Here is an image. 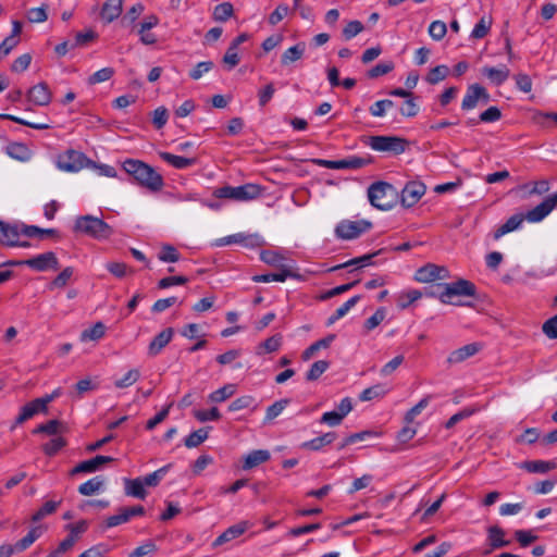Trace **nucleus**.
Returning <instances> with one entry per match:
<instances>
[{"mask_svg":"<svg viewBox=\"0 0 557 557\" xmlns=\"http://www.w3.org/2000/svg\"><path fill=\"white\" fill-rule=\"evenodd\" d=\"M123 169L138 185L151 191H159L164 185L162 175L140 160L127 159L123 162Z\"/></svg>","mask_w":557,"mask_h":557,"instance_id":"1","label":"nucleus"},{"mask_svg":"<svg viewBox=\"0 0 557 557\" xmlns=\"http://www.w3.org/2000/svg\"><path fill=\"white\" fill-rule=\"evenodd\" d=\"M74 231L98 240L107 239L113 234V228L108 223L89 214L75 220Z\"/></svg>","mask_w":557,"mask_h":557,"instance_id":"2","label":"nucleus"},{"mask_svg":"<svg viewBox=\"0 0 557 557\" xmlns=\"http://www.w3.org/2000/svg\"><path fill=\"white\" fill-rule=\"evenodd\" d=\"M396 197V188L386 182H375L368 188L370 203L380 210L392 209L395 205Z\"/></svg>","mask_w":557,"mask_h":557,"instance_id":"3","label":"nucleus"},{"mask_svg":"<svg viewBox=\"0 0 557 557\" xmlns=\"http://www.w3.org/2000/svg\"><path fill=\"white\" fill-rule=\"evenodd\" d=\"M363 143L375 151L388 152L396 156L405 152L409 144L405 138L385 135L366 137Z\"/></svg>","mask_w":557,"mask_h":557,"instance_id":"4","label":"nucleus"},{"mask_svg":"<svg viewBox=\"0 0 557 557\" xmlns=\"http://www.w3.org/2000/svg\"><path fill=\"white\" fill-rule=\"evenodd\" d=\"M261 187L257 184H245L240 186H224L214 190L216 198L247 201L258 198L261 195Z\"/></svg>","mask_w":557,"mask_h":557,"instance_id":"5","label":"nucleus"},{"mask_svg":"<svg viewBox=\"0 0 557 557\" xmlns=\"http://www.w3.org/2000/svg\"><path fill=\"white\" fill-rule=\"evenodd\" d=\"M371 227L372 223L367 220H344L337 224L335 234L338 238L349 240L359 237L362 233L369 231Z\"/></svg>","mask_w":557,"mask_h":557,"instance_id":"6","label":"nucleus"},{"mask_svg":"<svg viewBox=\"0 0 557 557\" xmlns=\"http://www.w3.org/2000/svg\"><path fill=\"white\" fill-rule=\"evenodd\" d=\"M450 274L446 267L431 262L420 267L414 273V280L420 283H433L447 280Z\"/></svg>","mask_w":557,"mask_h":557,"instance_id":"7","label":"nucleus"},{"mask_svg":"<svg viewBox=\"0 0 557 557\" xmlns=\"http://www.w3.org/2000/svg\"><path fill=\"white\" fill-rule=\"evenodd\" d=\"M53 397L54 394L45 395L24 405L20 414L15 419L14 425L24 423L25 421L32 419L35 414L47 412V406L53 399Z\"/></svg>","mask_w":557,"mask_h":557,"instance_id":"8","label":"nucleus"},{"mask_svg":"<svg viewBox=\"0 0 557 557\" xmlns=\"http://www.w3.org/2000/svg\"><path fill=\"white\" fill-rule=\"evenodd\" d=\"M443 288L445 292L442 294V296L449 299V304H453L451 299L456 296L476 297L475 285L465 278H459L453 283H445Z\"/></svg>","mask_w":557,"mask_h":557,"instance_id":"9","label":"nucleus"},{"mask_svg":"<svg viewBox=\"0 0 557 557\" xmlns=\"http://www.w3.org/2000/svg\"><path fill=\"white\" fill-rule=\"evenodd\" d=\"M506 532L498 524L490 525L486 528V544L488 548L483 552L486 556L495 549H499L510 545V541L505 539Z\"/></svg>","mask_w":557,"mask_h":557,"instance_id":"10","label":"nucleus"},{"mask_svg":"<svg viewBox=\"0 0 557 557\" xmlns=\"http://www.w3.org/2000/svg\"><path fill=\"white\" fill-rule=\"evenodd\" d=\"M426 187L422 182H408L401 190V205L405 208L414 206L425 194Z\"/></svg>","mask_w":557,"mask_h":557,"instance_id":"11","label":"nucleus"},{"mask_svg":"<svg viewBox=\"0 0 557 557\" xmlns=\"http://www.w3.org/2000/svg\"><path fill=\"white\" fill-rule=\"evenodd\" d=\"M557 206V193L546 197L540 205L524 214L525 220L529 222H540L546 218L553 209Z\"/></svg>","mask_w":557,"mask_h":557,"instance_id":"12","label":"nucleus"},{"mask_svg":"<svg viewBox=\"0 0 557 557\" xmlns=\"http://www.w3.org/2000/svg\"><path fill=\"white\" fill-rule=\"evenodd\" d=\"M230 244H240V245H244L245 247L253 248V247L262 246L263 239L258 234L237 233L234 235H230V236L220 238L215 243L216 246H225V245H230Z\"/></svg>","mask_w":557,"mask_h":557,"instance_id":"13","label":"nucleus"},{"mask_svg":"<svg viewBox=\"0 0 557 557\" xmlns=\"http://www.w3.org/2000/svg\"><path fill=\"white\" fill-rule=\"evenodd\" d=\"M114 459L109 456L98 455L91 459L85 460L76 465L72 469V475L77 473H91L101 468V466L112 462Z\"/></svg>","mask_w":557,"mask_h":557,"instance_id":"14","label":"nucleus"},{"mask_svg":"<svg viewBox=\"0 0 557 557\" xmlns=\"http://www.w3.org/2000/svg\"><path fill=\"white\" fill-rule=\"evenodd\" d=\"M248 529V522L247 521H242L237 524H234L230 528H227L221 535H219L212 543V547H219V546H222L237 537H239L240 535H243L246 530Z\"/></svg>","mask_w":557,"mask_h":557,"instance_id":"15","label":"nucleus"},{"mask_svg":"<svg viewBox=\"0 0 557 557\" xmlns=\"http://www.w3.org/2000/svg\"><path fill=\"white\" fill-rule=\"evenodd\" d=\"M27 98L35 106L45 107L51 101V92L46 83H39L28 90Z\"/></svg>","mask_w":557,"mask_h":557,"instance_id":"16","label":"nucleus"},{"mask_svg":"<svg viewBox=\"0 0 557 557\" xmlns=\"http://www.w3.org/2000/svg\"><path fill=\"white\" fill-rule=\"evenodd\" d=\"M159 24V17L154 14L148 15L145 17L144 22L140 23L138 28V35L141 44L144 45H154L157 42V37L154 34L149 33L151 28Z\"/></svg>","mask_w":557,"mask_h":557,"instance_id":"17","label":"nucleus"},{"mask_svg":"<svg viewBox=\"0 0 557 557\" xmlns=\"http://www.w3.org/2000/svg\"><path fill=\"white\" fill-rule=\"evenodd\" d=\"M300 278V275L293 271L292 268L287 265H281L278 273H269V274H259L252 276V281L257 283H268V282H285L286 278Z\"/></svg>","mask_w":557,"mask_h":557,"instance_id":"18","label":"nucleus"},{"mask_svg":"<svg viewBox=\"0 0 557 557\" xmlns=\"http://www.w3.org/2000/svg\"><path fill=\"white\" fill-rule=\"evenodd\" d=\"M24 264L36 271H46L50 268H55L57 258L53 252H45L34 258L23 261Z\"/></svg>","mask_w":557,"mask_h":557,"instance_id":"19","label":"nucleus"},{"mask_svg":"<svg viewBox=\"0 0 557 557\" xmlns=\"http://www.w3.org/2000/svg\"><path fill=\"white\" fill-rule=\"evenodd\" d=\"M482 349V345L480 343H470L467 344L454 351L447 358L449 363H459L468 358L476 355Z\"/></svg>","mask_w":557,"mask_h":557,"instance_id":"20","label":"nucleus"},{"mask_svg":"<svg viewBox=\"0 0 557 557\" xmlns=\"http://www.w3.org/2000/svg\"><path fill=\"white\" fill-rule=\"evenodd\" d=\"M123 0H107L100 11L101 20L109 24L116 20L122 13Z\"/></svg>","mask_w":557,"mask_h":557,"instance_id":"21","label":"nucleus"},{"mask_svg":"<svg viewBox=\"0 0 557 557\" xmlns=\"http://www.w3.org/2000/svg\"><path fill=\"white\" fill-rule=\"evenodd\" d=\"M481 73L486 76L492 84L500 86L508 79L510 70L506 65H502L500 67L484 66Z\"/></svg>","mask_w":557,"mask_h":557,"instance_id":"22","label":"nucleus"},{"mask_svg":"<svg viewBox=\"0 0 557 557\" xmlns=\"http://www.w3.org/2000/svg\"><path fill=\"white\" fill-rule=\"evenodd\" d=\"M173 334L174 330L172 327H166L156 335L149 344V354L153 356L158 355L170 343Z\"/></svg>","mask_w":557,"mask_h":557,"instance_id":"23","label":"nucleus"},{"mask_svg":"<svg viewBox=\"0 0 557 557\" xmlns=\"http://www.w3.org/2000/svg\"><path fill=\"white\" fill-rule=\"evenodd\" d=\"M524 220L525 218L523 213L511 215L504 224L496 228L493 235L494 239L497 240L507 233L518 230Z\"/></svg>","mask_w":557,"mask_h":557,"instance_id":"24","label":"nucleus"},{"mask_svg":"<svg viewBox=\"0 0 557 557\" xmlns=\"http://www.w3.org/2000/svg\"><path fill=\"white\" fill-rule=\"evenodd\" d=\"M20 237V227L17 225L7 224L0 221V244L12 245L17 244Z\"/></svg>","mask_w":557,"mask_h":557,"instance_id":"25","label":"nucleus"},{"mask_svg":"<svg viewBox=\"0 0 557 557\" xmlns=\"http://www.w3.org/2000/svg\"><path fill=\"white\" fill-rule=\"evenodd\" d=\"M42 534V527L37 525L29 530V532L15 544L11 545L13 554L15 552H23L28 548L40 535Z\"/></svg>","mask_w":557,"mask_h":557,"instance_id":"26","label":"nucleus"},{"mask_svg":"<svg viewBox=\"0 0 557 557\" xmlns=\"http://www.w3.org/2000/svg\"><path fill=\"white\" fill-rule=\"evenodd\" d=\"M125 494L139 499H145L147 492L141 478L124 479Z\"/></svg>","mask_w":557,"mask_h":557,"instance_id":"27","label":"nucleus"},{"mask_svg":"<svg viewBox=\"0 0 557 557\" xmlns=\"http://www.w3.org/2000/svg\"><path fill=\"white\" fill-rule=\"evenodd\" d=\"M270 459V453L265 449H257L250 451L244 459L243 468L245 470L252 469Z\"/></svg>","mask_w":557,"mask_h":557,"instance_id":"28","label":"nucleus"},{"mask_svg":"<svg viewBox=\"0 0 557 557\" xmlns=\"http://www.w3.org/2000/svg\"><path fill=\"white\" fill-rule=\"evenodd\" d=\"M160 158L175 169H186L196 163L195 158H185L170 152H160Z\"/></svg>","mask_w":557,"mask_h":557,"instance_id":"29","label":"nucleus"},{"mask_svg":"<svg viewBox=\"0 0 557 557\" xmlns=\"http://www.w3.org/2000/svg\"><path fill=\"white\" fill-rule=\"evenodd\" d=\"M104 478L97 475L78 486V492L84 496H91L103 488Z\"/></svg>","mask_w":557,"mask_h":557,"instance_id":"30","label":"nucleus"},{"mask_svg":"<svg viewBox=\"0 0 557 557\" xmlns=\"http://www.w3.org/2000/svg\"><path fill=\"white\" fill-rule=\"evenodd\" d=\"M380 436H381V433L377 432V431H373V430H366V431L352 433V434H350V435H348L347 437L344 438V441L339 444L337 449L342 450L346 446L352 445V444H355L357 442L366 441V440L371 438V437H380Z\"/></svg>","mask_w":557,"mask_h":557,"instance_id":"31","label":"nucleus"},{"mask_svg":"<svg viewBox=\"0 0 557 557\" xmlns=\"http://www.w3.org/2000/svg\"><path fill=\"white\" fill-rule=\"evenodd\" d=\"M336 437L337 435L335 432H327L321 436L305 442L302 447L310 450H320L322 447L332 444Z\"/></svg>","mask_w":557,"mask_h":557,"instance_id":"32","label":"nucleus"},{"mask_svg":"<svg viewBox=\"0 0 557 557\" xmlns=\"http://www.w3.org/2000/svg\"><path fill=\"white\" fill-rule=\"evenodd\" d=\"M520 467L531 473H546L554 470L556 463L553 461L532 460L522 462Z\"/></svg>","mask_w":557,"mask_h":557,"instance_id":"33","label":"nucleus"},{"mask_svg":"<svg viewBox=\"0 0 557 557\" xmlns=\"http://www.w3.org/2000/svg\"><path fill=\"white\" fill-rule=\"evenodd\" d=\"M55 233L57 232L53 228H40L35 225H22L20 227V235H24L26 237H38L40 239L52 236Z\"/></svg>","mask_w":557,"mask_h":557,"instance_id":"34","label":"nucleus"},{"mask_svg":"<svg viewBox=\"0 0 557 557\" xmlns=\"http://www.w3.org/2000/svg\"><path fill=\"white\" fill-rule=\"evenodd\" d=\"M480 102L479 91H478V84L469 85L467 88V92L462 99L461 102V109L462 110H472L474 109L478 103Z\"/></svg>","mask_w":557,"mask_h":557,"instance_id":"35","label":"nucleus"},{"mask_svg":"<svg viewBox=\"0 0 557 557\" xmlns=\"http://www.w3.org/2000/svg\"><path fill=\"white\" fill-rule=\"evenodd\" d=\"M423 293L419 289H409L400 293L397 298V306L400 309H407L414 301L419 300Z\"/></svg>","mask_w":557,"mask_h":557,"instance_id":"36","label":"nucleus"},{"mask_svg":"<svg viewBox=\"0 0 557 557\" xmlns=\"http://www.w3.org/2000/svg\"><path fill=\"white\" fill-rule=\"evenodd\" d=\"M334 338H335V335L331 334L324 338H321V339L314 342L302 352V359L304 360L311 359L320 349L327 348L331 345V343L334 341Z\"/></svg>","mask_w":557,"mask_h":557,"instance_id":"37","label":"nucleus"},{"mask_svg":"<svg viewBox=\"0 0 557 557\" xmlns=\"http://www.w3.org/2000/svg\"><path fill=\"white\" fill-rule=\"evenodd\" d=\"M305 52V44L299 42L290 48H288L281 58V63L283 65H288L299 59L304 55Z\"/></svg>","mask_w":557,"mask_h":557,"instance_id":"38","label":"nucleus"},{"mask_svg":"<svg viewBox=\"0 0 557 557\" xmlns=\"http://www.w3.org/2000/svg\"><path fill=\"white\" fill-rule=\"evenodd\" d=\"M382 250H377L373 253H368V255H363L361 257H358V258H355V259H351L345 263H342V264H338V265H335L331 269V271H336V270H339V269H344V268H348L350 265H358L360 268H363V267H367V265H370L371 264V260L376 257L377 255L381 253Z\"/></svg>","mask_w":557,"mask_h":557,"instance_id":"39","label":"nucleus"},{"mask_svg":"<svg viewBox=\"0 0 557 557\" xmlns=\"http://www.w3.org/2000/svg\"><path fill=\"white\" fill-rule=\"evenodd\" d=\"M106 333V325L102 322H97L92 326L84 330L81 334L82 342L98 341L103 337Z\"/></svg>","mask_w":557,"mask_h":557,"instance_id":"40","label":"nucleus"},{"mask_svg":"<svg viewBox=\"0 0 557 557\" xmlns=\"http://www.w3.org/2000/svg\"><path fill=\"white\" fill-rule=\"evenodd\" d=\"M209 428H202L197 431L191 432L187 437L184 440V445L187 448H194L199 446L201 443H203L209 435Z\"/></svg>","mask_w":557,"mask_h":557,"instance_id":"41","label":"nucleus"},{"mask_svg":"<svg viewBox=\"0 0 557 557\" xmlns=\"http://www.w3.org/2000/svg\"><path fill=\"white\" fill-rule=\"evenodd\" d=\"M96 163L87 158L83 152L72 149V172H77L85 168H94Z\"/></svg>","mask_w":557,"mask_h":557,"instance_id":"42","label":"nucleus"},{"mask_svg":"<svg viewBox=\"0 0 557 557\" xmlns=\"http://www.w3.org/2000/svg\"><path fill=\"white\" fill-rule=\"evenodd\" d=\"M448 74L449 67L447 65H437L429 71L428 75L425 76V81L431 85H435L444 81Z\"/></svg>","mask_w":557,"mask_h":557,"instance_id":"43","label":"nucleus"},{"mask_svg":"<svg viewBox=\"0 0 557 557\" xmlns=\"http://www.w3.org/2000/svg\"><path fill=\"white\" fill-rule=\"evenodd\" d=\"M234 14L233 4L230 2H223L218 4L213 11V18L218 22H226Z\"/></svg>","mask_w":557,"mask_h":557,"instance_id":"44","label":"nucleus"},{"mask_svg":"<svg viewBox=\"0 0 557 557\" xmlns=\"http://www.w3.org/2000/svg\"><path fill=\"white\" fill-rule=\"evenodd\" d=\"M61 502L48 500L46 502L34 515L32 516V522H38L46 516L53 513Z\"/></svg>","mask_w":557,"mask_h":557,"instance_id":"45","label":"nucleus"},{"mask_svg":"<svg viewBox=\"0 0 557 557\" xmlns=\"http://www.w3.org/2000/svg\"><path fill=\"white\" fill-rule=\"evenodd\" d=\"M386 393L387 391L383 388V385H371L360 394L359 398L361 401H370L382 398Z\"/></svg>","mask_w":557,"mask_h":557,"instance_id":"46","label":"nucleus"},{"mask_svg":"<svg viewBox=\"0 0 557 557\" xmlns=\"http://www.w3.org/2000/svg\"><path fill=\"white\" fill-rule=\"evenodd\" d=\"M429 401H430V398L424 397L418 404H416L412 408H410L404 417V422L407 424H412L414 421V418L417 416H419L428 407Z\"/></svg>","mask_w":557,"mask_h":557,"instance_id":"47","label":"nucleus"},{"mask_svg":"<svg viewBox=\"0 0 557 557\" xmlns=\"http://www.w3.org/2000/svg\"><path fill=\"white\" fill-rule=\"evenodd\" d=\"M330 363L325 360H319L311 364L310 369L306 374L307 381L318 380L329 368Z\"/></svg>","mask_w":557,"mask_h":557,"instance_id":"48","label":"nucleus"},{"mask_svg":"<svg viewBox=\"0 0 557 557\" xmlns=\"http://www.w3.org/2000/svg\"><path fill=\"white\" fill-rule=\"evenodd\" d=\"M491 26H492V20L491 18H486L485 16H483L474 26L472 33H471V38L473 39H481V38H484L490 29H491Z\"/></svg>","mask_w":557,"mask_h":557,"instance_id":"49","label":"nucleus"},{"mask_svg":"<svg viewBox=\"0 0 557 557\" xmlns=\"http://www.w3.org/2000/svg\"><path fill=\"white\" fill-rule=\"evenodd\" d=\"M180 257V252L172 245H163L160 252L158 253V258L162 262H177Z\"/></svg>","mask_w":557,"mask_h":557,"instance_id":"50","label":"nucleus"},{"mask_svg":"<svg viewBox=\"0 0 557 557\" xmlns=\"http://www.w3.org/2000/svg\"><path fill=\"white\" fill-rule=\"evenodd\" d=\"M386 310L385 308H379L370 318H368L364 322L363 327L367 332L374 330L380 323L385 319Z\"/></svg>","mask_w":557,"mask_h":557,"instance_id":"51","label":"nucleus"},{"mask_svg":"<svg viewBox=\"0 0 557 557\" xmlns=\"http://www.w3.org/2000/svg\"><path fill=\"white\" fill-rule=\"evenodd\" d=\"M394 70V63L392 61L379 63L367 72L369 78H377L386 75Z\"/></svg>","mask_w":557,"mask_h":557,"instance_id":"52","label":"nucleus"},{"mask_svg":"<svg viewBox=\"0 0 557 557\" xmlns=\"http://www.w3.org/2000/svg\"><path fill=\"white\" fill-rule=\"evenodd\" d=\"M66 445V440L63 437H55L50 440L42 446V451L47 456H54L61 448Z\"/></svg>","mask_w":557,"mask_h":557,"instance_id":"53","label":"nucleus"},{"mask_svg":"<svg viewBox=\"0 0 557 557\" xmlns=\"http://www.w3.org/2000/svg\"><path fill=\"white\" fill-rule=\"evenodd\" d=\"M363 29H364L363 24L360 21L355 20V21H350L347 23V25L344 27L342 34L346 40H350L358 34H360Z\"/></svg>","mask_w":557,"mask_h":557,"instance_id":"54","label":"nucleus"},{"mask_svg":"<svg viewBox=\"0 0 557 557\" xmlns=\"http://www.w3.org/2000/svg\"><path fill=\"white\" fill-rule=\"evenodd\" d=\"M260 259L269 265L277 267L281 269V265H283L281 261L284 260V257L274 250H262L260 253Z\"/></svg>","mask_w":557,"mask_h":557,"instance_id":"55","label":"nucleus"},{"mask_svg":"<svg viewBox=\"0 0 557 557\" xmlns=\"http://www.w3.org/2000/svg\"><path fill=\"white\" fill-rule=\"evenodd\" d=\"M359 283V281H354V282H350V283H347V284H343V285H339V286H336L327 292H325L324 294H322L320 296V299L321 300H327V299H331L337 295H341L343 293H346L348 290H350L352 287H355L357 284Z\"/></svg>","mask_w":557,"mask_h":557,"instance_id":"56","label":"nucleus"},{"mask_svg":"<svg viewBox=\"0 0 557 557\" xmlns=\"http://www.w3.org/2000/svg\"><path fill=\"white\" fill-rule=\"evenodd\" d=\"M60 422L55 419L49 420L47 423L39 424L37 428L33 430L34 434H47V435H55L59 432Z\"/></svg>","mask_w":557,"mask_h":557,"instance_id":"57","label":"nucleus"},{"mask_svg":"<svg viewBox=\"0 0 557 557\" xmlns=\"http://www.w3.org/2000/svg\"><path fill=\"white\" fill-rule=\"evenodd\" d=\"M233 385H223L221 388L214 391L210 394L209 399L212 403H222L225 399L230 398L234 394Z\"/></svg>","mask_w":557,"mask_h":557,"instance_id":"58","label":"nucleus"},{"mask_svg":"<svg viewBox=\"0 0 557 557\" xmlns=\"http://www.w3.org/2000/svg\"><path fill=\"white\" fill-rule=\"evenodd\" d=\"M447 33L446 24L442 21H434L429 26V34L434 40H441Z\"/></svg>","mask_w":557,"mask_h":557,"instance_id":"59","label":"nucleus"},{"mask_svg":"<svg viewBox=\"0 0 557 557\" xmlns=\"http://www.w3.org/2000/svg\"><path fill=\"white\" fill-rule=\"evenodd\" d=\"M114 74V70L112 67H103L97 72H95L89 78L88 83L94 85L102 82L109 81Z\"/></svg>","mask_w":557,"mask_h":557,"instance_id":"60","label":"nucleus"},{"mask_svg":"<svg viewBox=\"0 0 557 557\" xmlns=\"http://www.w3.org/2000/svg\"><path fill=\"white\" fill-rule=\"evenodd\" d=\"M287 404V399H281L269 406L265 413V420L271 421L275 419L285 409Z\"/></svg>","mask_w":557,"mask_h":557,"instance_id":"61","label":"nucleus"},{"mask_svg":"<svg viewBox=\"0 0 557 557\" xmlns=\"http://www.w3.org/2000/svg\"><path fill=\"white\" fill-rule=\"evenodd\" d=\"M32 62V54L30 53H24L16 58L14 62L11 65V71L21 73L28 69Z\"/></svg>","mask_w":557,"mask_h":557,"instance_id":"62","label":"nucleus"},{"mask_svg":"<svg viewBox=\"0 0 557 557\" xmlns=\"http://www.w3.org/2000/svg\"><path fill=\"white\" fill-rule=\"evenodd\" d=\"M502 119V112L497 107H490L479 115V121L493 123Z\"/></svg>","mask_w":557,"mask_h":557,"instance_id":"63","label":"nucleus"},{"mask_svg":"<svg viewBox=\"0 0 557 557\" xmlns=\"http://www.w3.org/2000/svg\"><path fill=\"white\" fill-rule=\"evenodd\" d=\"M542 332L550 339L557 338V313L543 323Z\"/></svg>","mask_w":557,"mask_h":557,"instance_id":"64","label":"nucleus"}]
</instances>
